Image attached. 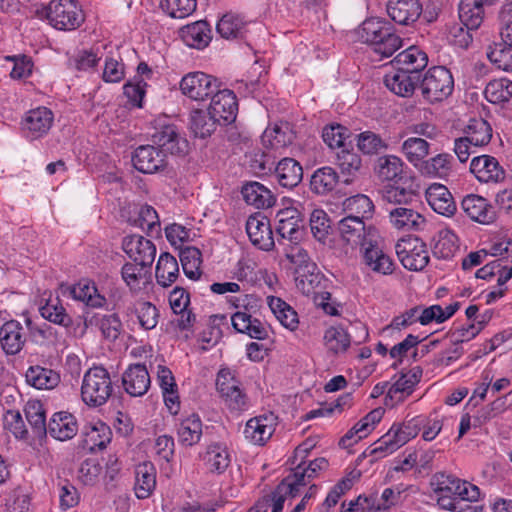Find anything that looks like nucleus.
Returning <instances> with one entry per match:
<instances>
[{
  "mask_svg": "<svg viewBox=\"0 0 512 512\" xmlns=\"http://www.w3.org/2000/svg\"><path fill=\"white\" fill-rule=\"evenodd\" d=\"M362 42L374 47V51L382 57H390L401 45V38L393 32L389 23L379 18L366 19L358 29Z\"/></svg>",
  "mask_w": 512,
  "mask_h": 512,
  "instance_id": "1",
  "label": "nucleus"
},
{
  "mask_svg": "<svg viewBox=\"0 0 512 512\" xmlns=\"http://www.w3.org/2000/svg\"><path fill=\"white\" fill-rule=\"evenodd\" d=\"M113 393L110 373L103 366H93L83 375L81 399L89 407L104 405Z\"/></svg>",
  "mask_w": 512,
  "mask_h": 512,
  "instance_id": "2",
  "label": "nucleus"
},
{
  "mask_svg": "<svg viewBox=\"0 0 512 512\" xmlns=\"http://www.w3.org/2000/svg\"><path fill=\"white\" fill-rule=\"evenodd\" d=\"M418 88L427 103H440L454 90L452 73L444 66L431 67L421 76Z\"/></svg>",
  "mask_w": 512,
  "mask_h": 512,
  "instance_id": "3",
  "label": "nucleus"
},
{
  "mask_svg": "<svg viewBox=\"0 0 512 512\" xmlns=\"http://www.w3.org/2000/svg\"><path fill=\"white\" fill-rule=\"evenodd\" d=\"M338 233L341 240L352 249L372 246L380 241L378 230L367 225L360 216L347 215L338 222Z\"/></svg>",
  "mask_w": 512,
  "mask_h": 512,
  "instance_id": "4",
  "label": "nucleus"
},
{
  "mask_svg": "<svg viewBox=\"0 0 512 512\" xmlns=\"http://www.w3.org/2000/svg\"><path fill=\"white\" fill-rule=\"evenodd\" d=\"M216 388L225 405L236 412L245 411L249 407V399L233 371L221 369L216 378Z\"/></svg>",
  "mask_w": 512,
  "mask_h": 512,
  "instance_id": "5",
  "label": "nucleus"
},
{
  "mask_svg": "<svg viewBox=\"0 0 512 512\" xmlns=\"http://www.w3.org/2000/svg\"><path fill=\"white\" fill-rule=\"evenodd\" d=\"M46 17L58 30H74L84 20L82 10L74 0H52L46 8Z\"/></svg>",
  "mask_w": 512,
  "mask_h": 512,
  "instance_id": "6",
  "label": "nucleus"
},
{
  "mask_svg": "<svg viewBox=\"0 0 512 512\" xmlns=\"http://www.w3.org/2000/svg\"><path fill=\"white\" fill-rule=\"evenodd\" d=\"M157 125L152 140L162 151L172 155H184L188 152V141L176 125L166 123V118L158 119Z\"/></svg>",
  "mask_w": 512,
  "mask_h": 512,
  "instance_id": "7",
  "label": "nucleus"
},
{
  "mask_svg": "<svg viewBox=\"0 0 512 512\" xmlns=\"http://www.w3.org/2000/svg\"><path fill=\"white\" fill-rule=\"evenodd\" d=\"M249 296L244 295L241 298L231 297L229 302L235 308L243 307L247 310ZM232 325L237 332L247 334L251 338L263 340L268 336V330L265 324L260 320L253 318L247 311H237L231 317Z\"/></svg>",
  "mask_w": 512,
  "mask_h": 512,
  "instance_id": "8",
  "label": "nucleus"
},
{
  "mask_svg": "<svg viewBox=\"0 0 512 512\" xmlns=\"http://www.w3.org/2000/svg\"><path fill=\"white\" fill-rule=\"evenodd\" d=\"M219 88L216 78L203 72H191L180 81V90L183 95L194 101H203L210 97Z\"/></svg>",
  "mask_w": 512,
  "mask_h": 512,
  "instance_id": "9",
  "label": "nucleus"
},
{
  "mask_svg": "<svg viewBox=\"0 0 512 512\" xmlns=\"http://www.w3.org/2000/svg\"><path fill=\"white\" fill-rule=\"evenodd\" d=\"M391 227L399 232H417L426 226V218L411 205L387 208Z\"/></svg>",
  "mask_w": 512,
  "mask_h": 512,
  "instance_id": "10",
  "label": "nucleus"
},
{
  "mask_svg": "<svg viewBox=\"0 0 512 512\" xmlns=\"http://www.w3.org/2000/svg\"><path fill=\"white\" fill-rule=\"evenodd\" d=\"M211 103L208 112L218 124H228L235 120L238 103L232 90L219 88L211 95Z\"/></svg>",
  "mask_w": 512,
  "mask_h": 512,
  "instance_id": "11",
  "label": "nucleus"
},
{
  "mask_svg": "<svg viewBox=\"0 0 512 512\" xmlns=\"http://www.w3.org/2000/svg\"><path fill=\"white\" fill-rule=\"evenodd\" d=\"M276 233L290 243H297L302 238V214L296 207L280 209L275 216Z\"/></svg>",
  "mask_w": 512,
  "mask_h": 512,
  "instance_id": "12",
  "label": "nucleus"
},
{
  "mask_svg": "<svg viewBox=\"0 0 512 512\" xmlns=\"http://www.w3.org/2000/svg\"><path fill=\"white\" fill-rule=\"evenodd\" d=\"M470 171L479 182L486 184L501 183L506 177L504 168L491 155L474 157L470 163Z\"/></svg>",
  "mask_w": 512,
  "mask_h": 512,
  "instance_id": "13",
  "label": "nucleus"
},
{
  "mask_svg": "<svg viewBox=\"0 0 512 512\" xmlns=\"http://www.w3.org/2000/svg\"><path fill=\"white\" fill-rule=\"evenodd\" d=\"M122 248L132 261L149 267L152 266L157 252L151 240L136 234L124 237Z\"/></svg>",
  "mask_w": 512,
  "mask_h": 512,
  "instance_id": "14",
  "label": "nucleus"
},
{
  "mask_svg": "<svg viewBox=\"0 0 512 512\" xmlns=\"http://www.w3.org/2000/svg\"><path fill=\"white\" fill-rule=\"evenodd\" d=\"M132 163L138 171L152 174L166 167V153L153 145H143L135 150Z\"/></svg>",
  "mask_w": 512,
  "mask_h": 512,
  "instance_id": "15",
  "label": "nucleus"
},
{
  "mask_svg": "<svg viewBox=\"0 0 512 512\" xmlns=\"http://www.w3.org/2000/svg\"><path fill=\"white\" fill-rule=\"evenodd\" d=\"M246 232L251 243L261 250L269 251L274 247L273 232L267 217L257 213L246 222Z\"/></svg>",
  "mask_w": 512,
  "mask_h": 512,
  "instance_id": "16",
  "label": "nucleus"
},
{
  "mask_svg": "<svg viewBox=\"0 0 512 512\" xmlns=\"http://www.w3.org/2000/svg\"><path fill=\"white\" fill-rule=\"evenodd\" d=\"M461 207L466 215L473 221L481 224H490L496 220V211L489 201L476 194L465 196Z\"/></svg>",
  "mask_w": 512,
  "mask_h": 512,
  "instance_id": "17",
  "label": "nucleus"
},
{
  "mask_svg": "<svg viewBox=\"0 0 512 512\" xmlns=\"http://www.w3.org/2000/svg\"><path fill=\"white\" fill-rule=\"evenodd\" d=\"M462 483L463 479L453 475L441 474L437 477L435 492L438 494V503L441 507L449 511L458 509V494Z\"/></svg>",
  "mask_w": 512,
  "mask_h": 512,
  "instance_id": "18",
  "label": "nucleus"
},
{
  "mask_svg": "<svg viewBox=\"0 0 512 512\" xmlns=\"http://www.w3.org/2000/svg\"><path fill=\"white\" fill-rule=\"evenodd\" d=\"M425 197L433 211L442 216L452 217L457 211L456 202L451 192L442 184H431L426 189Z\"/></svg>",
  "mask_w": 512,
  "mask_h": 512,
  "instance_id": "19",
  "label": "nucleus"
},
{
  "mask_svg": "<svg viewBox=\"0 0 512 512\" xmlns=\"http://www.w3.org/2000/svg\"><path fill=\"white\" fill-rule=\"evenodd\" d=\"M275 421L272 413L251 418L244 428L245 438L253 444H264L275 431Z\"/></svg>",
  "mask_w": 512,
  "mask_h": 512,
  "instance_id": "20",
  "label": "nucleus"
},
{
  "mask_svg": "<svg viewBox=\"0 0 512 512\" xmlns=\"http://www.w3.org/2000/svg\"><path fill=\"white\" fill-rule=\"evenodd\" d=\"M53 121L54 115L50 109L37 107L26 113L23 127L29 137L36 139L48 133Z\"/></svg>",
  "mask_w": 512,
  "mask_h": 512,
  "instance_id": "21",
  "label": "nucleus"
},
{
  "mask_svg": "<svg viewBox=\"0 0 512 512\" xmlns=\"http://www.w3.org/2000/svg\"><path fill=\"white\" fill-rule=\"evenodd\" d=\"M169 304L172 311L179 315L177 325L180 330H189L196 320L195 315L188 310L190 294L182 287L176 286L169 294Z\"/></svg>",
  "mask_w": 512,
  "mask_h": 512,
  "instance_id": "22",
  "label": "nucleus"
},
{
  "mask_svg": "<svg viewBox=\"0 0 512 512\" xmlns=\"http://www.w3.org/2000/svg\"><path fill=\"white\" fill-rule=\"evenodd\" d=\"M396 69L421 78V71L428 65V56L417 46H410L400 52L394 59Z\"/></svg>",
  "mask_w": 512,
  "mask_h": 512,
  "instance_id": "23",
  "label": "nucleus"
},
{
  "mask_svg": "<svg viewBox=\"0 0 512 512\" xmlns=\"http://www.w3.org/2000/svg\"><path fill=\"white\" fill-rule=\"evenodd\" d=\"M387 13L394 22L409 25L420 17L422 5L419 0H389Z\"/></svg>",
  "mask_w": 512,
  "mask_h": 512,
  "instance_id": "24",
  "label": "nucleus"
},
{
  "mask_svg": "<svg viewBox=\"0 0 512 512\" xmlns=\"http://www.w3.org/2000/svg\"><path fill=\"white\" fill-rule=\"evenodd\" d=\"M125 391L131 396L144 395L150 387L151 380L147 368L143 364H133L122 376Z\"/></svg>",
  "mask_w": 512,
  "mask_h": 512,
  "instance_id": "25",
  "label": "nucleus"
},
{
  "mask_svg": "<svg viewBox=\"0 0 512 512\" xmlns=\"http://www.w3.org/2000/svg\"><path fill=\"white\" fill-rule=\"evenodd\" d=\"M249 22L241 14L225 13L217 22V33L224 39H244L249 30Z\"/></svg>",
  "mask_w": 512,
  "mask_h": 512,
  "instance_id": "26",
  "label": "nucleus"
},
{
  "mask_svg": "<svg viewBox=\"0 0 512 512\" xmlns=\"http://www.w3.org/2000/svg\"><path fill=\"white\" fill-rule=\"evenodd\" d=\"M26 338L20 322L10 320L0 327V343L2 349L10 355H15L23 348Z\"/></svg>",
  "mask_w": 512,
  "mask_h": 512,
  "instance_id": "27",
  "label": "nucleus"
},
{
  "mask_svg": "<svg viewBox=\"0 0 512 512\" xmlns=\"http://www.w3.org/2000/svg\"><path fill=\"white\" fill-rule=\"evenodd\" d=\"M274 174L279 185L292 189L302 181L303 168L295 159L286 157L277 163Z\"/></svg>",
  "mask_w": 512,
  "mask_h": 512,
  "instance_id": "28",
  "label": "nucleus"
},
{
  "mask_svg": "<svg viewBox=\"0 0 512 512\" xmlns=\"http://www.w3.org/2000/svg\"><path fill=\"white\" fill-rule=\"evenodd\" d=\"M77 431V420L68 412L55 413L50 419L47 428V433L60 441L72 439L77 434Z\"/></svg>",
  "mask_w": 512,
  "mask_h": 512,
  "instance_id": "29",
  "label": "nucleus"
},
{
  "mask_svg": "<svg viewBox=\"0 0 512 512\" xmlns=\"http://www.w3.org/2000/svg\"><path fill=\"white\" fill-rule=\"evenodd\" d=\"M151 267L137 262H126L121 268V277L132 293H138L146 287L151 277Z\"/></svg>",
  "mask_w": 512,
  "mask_h": 512,
  "instance_id": "30",
  "label": "nucleus"
},
{
  "mask_svg": "<svg viewBox=\"0 0 512 512\" xmlns=\"http://www.w3.org/2000/svg\"><path fill=\"white\" fill-rule=\"evenodd\" d=\"M420 77L405 73L400 69L396 72L387 74L384 77L385 86L394 94L401 97H410L416 87L419 86Z\"/></svg>",
  "mask_w": 512,
  "mask_h": 512,
  "instance_id": "31",
  "label": "nucleus"
},
{
  "mask_svg": "<svg viewBox=\"0 0 512 512\" xmlns=\"http://www.w3.org/2000/svg\"><path fill=\"white\" fill-rule=\"evenodd\" d=\"M364 263L377 274L389 275L393 273L394 264L391 258L379 247V242L368 245L363 250Z\"/></svg>",
  "mask_w": 512,
  "mask_h": 512,
  "instance_id": "32",
  "label": "nucleus"
},
{
  "mask_svg": "<svg viewBox=\"0 0 512 512\" xmlns=\"http://www.w3.org/2000/svg\"><path fill=\"white\" fill-rule=\"evenodd\" d=\"M296 286L306 296L313 298L325 291H322L326 279L324 275L316 268H308L303 271L297 270Z\"/></svg>",
  "mask_w": 512,
  "mask_h": 512,
  "instance_id": "33",
  "label": "nucleus"
},
{
  "mask_svg": "<svg viewBox=\"0 0 512 512\" xmlns=\"http://www.w3.org/2000/svg\"><path fill=\"white\" fill-rule=\"evenodd\" d=\"M243 199L248 205L258 209L271 207L275 202L272 192L259 182H249L241 189Z\"/></svg>",
  "mask_w": 512,
  "mask_h": 512,
  "instance_id": "34",
  "label": "nucleus"
},
{
  "mask_svg": "<svg viewBox=\"0 0 512 512\" xmlns=\"http://www.w3.org/2000/svg\"><path fill=\"white\" fill-rule=\"evenodd\" d=\"M179 277V265L176 258L168 252L160 254L156 268L155 278L159 286L170 287Z\"/></svg>",
  "mask_w": 512,
  "mask_h": 512,
  "instance_id": "35",
  "label": "nucleus"
},
{
  "mask_svg": "<svg viewBox=\"0 0 512 512\" xmlns=\"http://www.w3.org/2000/svg\"><path fill=\"white\" fill-rule=\"evenodd\" d=\"M25 379L28 385L39 390H51L60 383V375L56 371L39 365L30 366Z\"/></svg>",
  "mask_w": 512,
  "mask_h": 512,
  "instance_id": "36",
  "label": "nucleus"
},
{
  "mask_svg": "<svg viewBox=\"0 0 512 512\" xmlns=\"http://www.w3.org/2000/svg\"><path fill=\"white\" fill-rule=\"evenodd\" d=\"M396 253L402 265L411 271L424 269L429 262V254L424 243L407 250L401 244L396 245Z\"/></svg>",
  "mask_w": 512,
  "mask_h": 512,
  "instance_id": "37",
  "label": "nucleus"
},
{
  "mask_svg": "<svg viewBox=\"0 0 512 512\" xmlns=\"http://www.w3.org/2000/svg\"><path fill=\"white\" fill-rule=\"evenodd\" d=\"M294 137L291 125L288 122H279L264 131L262 142L267 147L279 149L291 144Z\"/></svg>",
  "mask_w": 512,
  "mask_h": 512,
  "instance_id": "38",
  "label": "nucleus"
},
{
  "mask_svg": "<svg viewBox=\"0 0 512 512\" xmlns=\"http://www.w3.org/2000/svg\"><path fill=\"white\" fill-rule=\"evenodd\" d=\"M135 473V494L139 499H146L156 487V469L151 462H144L137 466Z\"/></svg>",
  "mask_w": 512,
  "mask_h": 512,
  "instance_id": "39",
  "label": "nucleus"
},
{
  "mask_svg": "<svg viewBox=\"0 0 512 512\" xmlns=\"http://www.w3.org/2000/svg\"><path fill=\"white\" fill-rule=\"evenodd\" d=\"M181 37L187 46L202 49L211 40V29L206 21H197L185 26L181 30Z\"/></svg>",
  "mask_w": 512,
  "mask_h": 512,
  "instance_id": "40",
  "label": "nucleus"
},
{
  "mask_svg": "<svg viewBox=\"0 0 512 512\" xmlns=\"http://www.w3.org/2000/svg\"><path fill=\"white\" fill-rule=\"evenodd\" d=\"M39 312L47 321L64 328H70L74 324L73 318L67 313L59 297L47 299L45 304L39 307Z\"/></svg>",
  "mask_w": 512,
  "mask_h": 512,
  "instance_id": "41",
  "label": "nucleus"
},
{
  "mask_svg": "<svg viewBox=\"0 0 512 512\" xmlns=\"http://www.w3.org/2000/svg\"><path fill=\"white\" fill-rule=\"evenodd\" d=\"M454 158L449 153H440L421 163L423 175L447 179L453 173Z\"/></svg>",
  "mask_w": 512,
  "mask_h": 512,
  "instance_id": "42",
  "label": "nucleus"
},
{
  "mask_svg": "<svg viewBox=\"0 0 512 512\" xmlns=\"http://www.w3.org/2000/svg\"><path fill=\"white\" fill-rule=\"evenodd\" d=\"M178 441L181 445L191 447L197 444L202 436V421L196 414L183 419L177 428Z\"/></svg>",
  "mask_w": 512,
  "mask_h": 512,
  "instance_id": "43",
  "label": "nucleus"
},
{
  "mask_svg": "<svg viewBox=\"0 0 512 512\" xmlns=\"http://www.w3.org/2000/svg\"><path fill=\"white\" fill-rule=\"evenodd\" d=\"M70 295L92 308H101L106 303V298L98 292L95 284L89 281H80L72 286Z\"/></svg>",
  "mask_w": 512,
  "mask_h": 512,
  "instance_id": "44",
  "label": "nucleus"
},
{
  "mask_svg": "<svg viewBox=\"0 0 512 512\" xmlns=\"http://www.w3.org/2000/svg\"><path fill=\"white\" fill-rule=\"evenodd\" d=\"M339 178L336 170L330 166L318 168L311 176L310 188L316 194H327L336 187Z\"/></svg>",
  "mask_w": 512,
  "mask_h": 512,
  "instance_id": "45",
  "label": "nucleus"
},
{
  "mask_svg": "<svg viewBox=\"0 0 512 512\" xmlns=\"http://www.w3.org/2000/svg\"><path fill=\"white\" fill-rule=\"evenodd\" d=\"M484 5L478 0H461L459 3V19L468 29H478L484 20Z\"/></svg>",
  "mask_w": 512,
  "mask_h": 512,
  "instance_id": "46",
  "label": "nucleus"
},
{
  "mask_svg": "<svg viewBox=\"0 0 512 512\" xmlns=\"http://www.w3.org/2000/svg\"><path fill=\"white\" fill-rule=\"evenodd\" d=\"M24 412L33 433L37 437L45 436L48 424H46V411L43 403L39 400H29L25 405Z\"/></svg>",
  "mask_w": 512,
  "mask_h": 512,
  "instance_id": "47",
  "label": "nucleus"
},
{
  "mask_svg": "<svg viewBox=\"0 0 512 512\" xmlns=\"http://www.w3.org/2000/svg\"><path fill=\"white\" fill-rule=\"evenodd\" d=\"M375 173L382 181H395L403 174V161L395 155L380 156L375 165Z\"/></svg>",
  "mask_w": 512,
  "mask_h": 512,
  "instance_id": "48",
  "label": "nucleus"
},
{
  "mask_svg": "<svg viewBox=\"0 0 512 512\" xmlns=\"http://www.w3.org/2000/svg\"><path fill=\"white\" fill-rule=\"evenodd\" d=\"M85 443L90 450L104 449L112 439V431L108 425L101 421L85 427Z\"/></svg>",
  "mask_w": 512,
  "mask_h": 512,
  "instance_id": "49",
  "label": "nucleus"
},
{
  "mask_svg": "<svg viewBox=\"0 0 512 512\" xmlns=\"http://www.w3.org/2000/svg\"><path fill=\"white\" fill-rule=\"evenodd\" d=\"M267 301L271 311L284 327L291 331L297 329L299 324L298 315L290 305L274 296L268 297Z\"/></svg>",
  "mask_w": 512,
  "mask_h": 512,
  "instance_id": "50",
  "label": "nucleus"
},
{
  "mask_svg": "<svg viewBox=\"0 0 512 512\" xmlns=\"http://www.w3.org/2000/svg\"><path fill=\"white\" fill-rule=\"evenodd\" d=\"M463 132L464 136L472 142L474 147L485 146L492 138V128L490 124L482 118L471 119Z\"/></svg>",
  "mask_w": 512,
  "mask_h": 512,
  "instance_id": "51",
  "label": "nucleus"
},
{
  "mask_svg": "<svg viewBox=\"0 0 512 512\" xmlns=\"http://www.w3.org/2000/svg\"><path fill=\"white\" fill-rule=\"evenodd\" d=\"M217 124L218 122L209 112L196 109L190 113L189 126L195 137H209L215 131Z\"/></svg>",
  "mask_w": 512,
  "mask_h": 512,
  "instance_id": "52",
  "label": "nucleus"
},
{
  "mask_svg": "<svg viewBox=\"0 0 512 512\" xmlns=\"http://www.w3.org/2000/svg\"><path fill=\"white\" fill-rule=\"evenodd\" d=\"M230 454L227 448L219 443L208 446L205 462L211 472L223 473L230 465Z\"/></svg>",
  "mask_w": 512,
  "mask_h": 512,
  "instance_id": "53",
  "label": "nucleus"
},
{
  "mask_svg": "<svg viewBox=\"0 0 512 512\" xmlns=\"http://www.w3.org/2000/svg\"><path fill=\"white\" fill-rule=\"evenodd\" d=\"M429 143L418 137H410L402 144V151L410 163L421 169V163L429 153Z\"/></svg>",
  "mask_w": 512,
  "mask_h": 512,
  "instance_id": "54",
  "label": "nucleus"
},
{
  "mask_svg": "<svg viewBox=\"0 0 512 512\" xmlns=\"http://www.w3.org/2000/svg\"><path fill=\"white\" fill-rule=\"evenodd\" d=\"M324 345L328 351L339 354L347 351L351 344L350 335L341 327H330L324 333Z\"/></svg>",
  "mask_w": 512,
  "mask_h": 512,
  "instance_id": "55",
  "label": "nucleus"
},
{
  "mask_svg": "<svg viewBox=\"0 0 512 512\" xmlns=\"http://www.w3.org/2000/svg\"><path fill=\"white\" fill-rule=\"evenodd\" d=\"M337 165L341 171L343 182L350 184L353 181V177L361 168L360 156L349 150H341L337 154Z\"/></svg>",
  "mask_w": 512,
  "mask_h": 512,
  "instance_id": "56",
  "label": "nucleus"
},
{
  "mask_svg": "<svg viewBox=\"0 0 512 512\" xmlns=\"http://www.w3.org/2000/svg\"><path fill=\"white\" fill-rule=\"evenodd\" d=\"M484 94L491 103L508 102L512 98V81L506 78L492 80L487 84Z\"/></svg>",
  "mask_w": 512,
  "mask_h": 512,
  "instance_id": "57",
  "label": "nucleus"
},
{
  "mask_svg": "<svg viewBox=\"0 0 512 512\" xmlns=\"http://www.w3.org/2000/svg\"><path fill=\"white\" fill-rule=\"evenodd\" d=\"M381 196L385 202L395 207L411 205L417 194L412 189L389 184L383 187Z\"/></svg>",
  "mask_w": 512,
  "mask_h": 512,
  "instance_id": "58",
  "label": "nucleus"
},
{
  "mask_svg": "<svg viewBox=\"0 0 512 512\" xmlns=\"http://www.w3.org/2000/svg\"><path fill=\"white\" fill-rule=\"evenodd\" d=\"M487 57L498 69L512 72V47L500 42L488 46Z\"/></svg>",
  "mask_w": 512,
  "mask_h": 512,
  "instance_id": "59",
  "label": "nucleus"
},
{
  "mask_svg": "<svg viewBox=\"0 0 512 512\" xmlns=\"http://www.w3.org/2000/svg\"><path fill=\"white\" fill-rule=\"evenodd\" d=\"M310 481L306 474L304 462L301 461L297 464L293 473L285 477L278 486H280V490H285V493H288L289 496L295 497L299 494L300 488L306 486Z\"/></svg>",
  "mask_w": 512,
  "mask_h": 512,
  "instance_id": "60",
  "label": "nucleus"
},
{
  "mask_svg": "<svg viewBox=\"0 0 512 512\" xmlns=\"http://www.w3.org/2000/svg\"><path fill=\"white\" fill-rule=\"evenodd\" d=\"M133 225L141 228L149 235L160 232V221L156 210L150 205H143L139 208Z\"/></svg>",
  "mask_w": 512,
  "mask_h": 512,
  "instance_id": "61",
  "label": "nucleus"
},
{
  "mask_svg": "<svg viewBox=\"0 0 512 512\" xmlns=\"http://www.w3.org/2000/svg\"><path fill=\"white\" fill-rule=\"evenodd\" d=\"M180 261L184 274L192 280H196L201 275L200 265L201 252L196 247H186L180 252Z\"/></svg>",
  "mask_w": 512,
  "mask_h": 512,
  "instance_id": "62",
  "label": "nucleus"
},
{
  "mask_svg": "<svg viewBox=\"0 0 512 512\" xmlns=\"http://www.w3.org/2000/svg\"><path fill=\"white\" fill-rule=\"evenodd\" d=\"M344 207L349 212V215L360 216L363 220L370 218L374 211L372 200L364 194H357L347 198L344 202Z\"/></svg>",
  "mask_w": 512,
  "mask_h": 512,
  "instance_id": "63",
  "label": "nucleus"
},
{
  "mask_svg": "<svg viewBox=\"0 0 512 512\" xmlns=\"http://www.w3.org/2000/svg\"><path fill=\"white\" fill-rule=\"evenodd\" d=\"M197 6L196 0H162V10L172 18L183 19L191 15Z\"/></svg>",
  "mask_w": 512,
  "mask_h": 512,
  "instance_id": "64",
  "label": "nucleus"
}]
</instances>
